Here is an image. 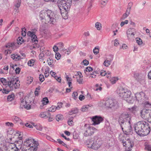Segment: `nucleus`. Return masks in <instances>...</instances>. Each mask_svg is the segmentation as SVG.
<instances>
[{"label": "nucleus", "instance_id": "1", "mask_svg": "<svg viewBox=\"0 0 151 151\" xmlns=\"http://www.w3.org/2000/svg\"><path fill=\"white\" fill-rule=\"evenodd\" d=\"M118 122L125 134L127 135L132 134L131 117L129 114L128 113H122L119 117Z\"/></svg>", "mask_w": 151, "mask_h": 151}, {"label": "nucleus", "instance_id": "2", "mask_svg": "<svg viewBox=\"0 0 151 151\" xmlns=\"http://www.w3.org/2000/svg\"><path fill=\"white\" fill-rule=\"evenodd\" d=\"M134 128L135 132L141 136L147 135L150 131L148 123L143 121L137 123L134 125Z\"/></svg>", "mask_w": 151, "mask_h": 151}, {"label": "nucleus", "instance_id": "3", "mask_svg": "<svg viewBox=\"0 0 151 151\" xmlns=\"http://www.w3.org/2000/svg\"><path fill=\"white\" fill-rule=\"evenodd\" d=\"M40 18L46 24L52 25L55 24L56 19L54 13L50 10H43L40 14Z\"/></svg>", "mask_w": 151, "mask_h": 151}, {"label": "nucleus", "instance_id": "4", "mask_svg": "<svg viewBox=\"0 0 151 151\" xmlns=\"http://www.w3.org/2000/svg\"><path fill=\"white\" fill-rule=\"evenodd\" d=\"M72 0H59L58 1V6L63 18L66 19L68 18L69 11L72 4Z\"/></svg>", "mask_w": 151, "mask_h": 151}, {"label": "nucleus", "instance_id": "5", "mask_svg": "<svg viewBox=\"0 0 151 151\" xmlns=\"http://www.w3.org/2000/svg\"><path fill=\"white\" fill-rule=\"evenodd\" d=\"M119 96L129 104H132L134 101V99L131 96V93L129 91L121 88L117 91Z\"/></svg>", "mask_w": 151, "mask_h": 151}, {"label": "nucleus", "instance_id": "6", "mask_svg": "<svg viewBox=\"0 0 151 151\" xmlns=\"http://www.w3.org/2000/svg\"><path fill=\"white\" fill-rule=\"evenodd\" d=\"M1 81L4 85H7L11 89H13L14 87L16 89L19 87L20 82L17 78L12 77L9 79V81H7L4 78H1Z\"/></svg>", "mask_w": 151, "mask_h": 151}, {"label": "nucleus", "instance_id": "7", "mask_svg": "<svg viewBox=\"0 0 151 151\" xmlns=\"http://www.w3.org/2000/svg\"><path fill=\"white\" fill-rule=\"evenodd\" d=\"M103 106L106 109H110L115 110L119 108L118 102L115 99H109L106 101L102 102Z\"/></svg>", "mask_w": 151, "mask_h": 151}, {"label": "nucleus", "instance_id": "8", "mask_svg": "<svg viewBox=\"0 0 151 151\" xmlns=\"http://www.w3.org/2000/svg\"><path fill=\"white\" fill-rule=\"evenodd\" d=\"M135 97L136 99V101L138 103H142L146 106L151 105L148 101V98L146 96L144 92H141L136 93L135 94Z\"/></svg>", "mask_w": 151, "mask_h": 151}, {"label": "nucleus", "instance_id": "9", "mask_svg": "<svg viewBox=\"0 0 151 151\" xmlns=\"http://www.w3.org/2000/svg\"><path fill=\"white\" fill-rule=\"evenodd\" d=\"M120 142L123 144L124 147H125L124 151H130L133 145V142L129 138H125L124 136L120 135L119 136Z\"/></svg>", "mask_w": 151, "mask_h": 151}, {"label": "nucleus", "instance_id": "10", "mask_svg": "<svg viewBox=\"0 0 151 151\" xmlns=\"http://www.w3.org/2000/svg\"><path fill=\"white\" fill-rule=\"evenodd\" d=\"M86 142L88 148H91L96 150L100 147L102 144V141L100 139H98L94 141L91 139L87 140Z\"/></svg>", "mask_w": 151, "mask_h": 151}, {"label": "nucleus", "instance_id": "11", "mask_svg": "<svg viewBox=\"0 0 151 151\" xmlns=\"http://www.w3.org/2000/svg\"><path fill=\"white\" fill-rule=\"evenodd\" d=\"M19 134V137H18L19 141H17L16 142V145L13 143H11L10 145L9 146V148H11V150H7V151H20V149L21 148V146L20 145L22 143V137L21 136V134Z\"/></svg>", "mask_w": 151, "mask_h": 151}, {"label": "nucleus", "instance_id": "12", "mask_svg": "<svg viewBox=\"0 0 151 151\" xmlns=\"http://www.w3.org/2000/svg\"><path fill=\"white\" fill-rule=\"evenodd\" d=\"M150 106H146L144 105V108L140 111L141 116L144 119H147L151 115V104Z\"/></svg>", "mask_w": 151, "mask_h": 151}, {"label": "nucleus", "instance_id": "13", "mask_svg": "<svg viewBox=\"0 0 151 151\" xmlns=\"http://www.w3.org/2000/svg\"><path fill=\"white\" fill-rule=\"evenodd\" d=\"M37 144V146L38 143L35 141L34 139L30 137L25 140L24 143L23 145L27 147H31V146H34L35 144L36 145Z\"/></svg>", "mask_w": 151, "mask_h": 151}, {"label": "nucleus", "instance_id": "14", "mask_svg": "<svg viewBox=\"0 0 151 151\" xmlns=\"http://www.w3.org/2000/svg\"><path fill=\"white\" fill-rule=\"evenodd\" d=\"M136 33L135 29L134 28H129L127 31V35L128 39L129 40H132L134 38V35Z\"/></svg>", "mask_w": 151, "mask_h": 151}, {"label": "nucleus", "instance_id": "15", "mask_svg": "<svg viewBox=\"0 0 151 151\" xmlns=\"http://www.w3.org/2000/svg\"><path fill=\"white\" fill-rule=\"evenodd\" d=\"M93 122L92 124L95 125L99 124L104 120L103 118L100 116H95L91 118Z\"/></svg>", "mask_w": 151, "mask_h": 151}, {"label": "nucleus", "instance_id": "16", "mask_svg": "<svg viewBox=\"0 0 151 151\" xmlns=\"http://www.w3.org/2000/svg\"><path fill=\"white\" fill-rule=\"evenodd\" d=\"M34 32H31V31H28L27 32V35L31 37V40L33 43L35 44H37L38 42V40L37 36L34 34Z\"/></svg>", "mask_w": 151, "mask_h": 151}, {"label": "nucleus", "instance_id": "17", "mask_svg": "<svg viewBox=\"0 0 151 151\" xmlns=\"http://www.w3.org/2000/svg\"><path fill=\"white\" fill-rule=\"evenodd\" d=\"M134 76L136 79L138 81H140L144 78L145 75L141 72H136L134 73Z\"/></svg>", "mask_w": 151, "mask_h": 151}, {"label": "nucleus", "instance_id": "18", "mask_svg": "<svg viewBox=\"0 0 151 151\" xmlns=\"http://www.w3.org/2000/svg\"><path fill=\"white\" fill-rule=\"evenodd\" d=\"M22 151H36L37 149V145L35 144L34 146H31L29 148H26L25 147H21Z\"/></svg>", "mask_w": 151, "mask_h": 151}, {"label": "nucleus", "instance_id": "19", "mask_svg": "<svg viewBox=\"0 0 151 151\" xmlns=\"http://www.w3.org/2000/svg\"><path fill=\"white\" fill-rule=\"evenodd\" d=\"M94 133V132L92 131L91 129H90L88 127L85 130L83 135L85 137H88L93 135Z\"/></svg>", "mask_w": 151, "mask_h": 151}, {"label": "nucleus", "instance_id": "20", "mask_svg": "<svg viewBox=\"0 0 151 151\" xmlns=\"http://www.w3.org/2000/svg\"><path fill=\"white\" fill-rule=\"evenodd\" d=\"M49 115H50V113L46 112H42L39 115L40 117L45 118H47Z\"/></svg>", "mask_w": 151, "mask_h": 151}, {"label": "nucleus", "instance_id": "21", "mask_svg": "<svg viewBox=\"0 0 151 151\" xmlns=\"http://www.w3.org/2000/svg\"><path fill=\"white\" fill-rule=\"evenodd\" d=\"M11 57L13 60L16 61H18L23 58H21L20 55L15 54H12L11 55Z\"/></svg>", "mask_w": 151, "mask_h": 151}, {"label": "nucleus", "instance_id": "22", "mask_svg": "<svg viewBox=\"0 0 151 151\" xmlns=\"http://www.w3.org/2000/svg\"><path fill=\"white\" fill-rule=\"evenodd\" d=\"M129 111L132 113L135 114L139 110V108L136 106H134L132 107L129 108Z\"/></svg>", "mask_w": 151, "mask_h": 151}, {"label": "nucleus", "instance_id": "23", "mask_svg": "<svg viewBox=\"0 0 151 151\" xmlns=\"http://www.w3.org/2000/svg\"><path fill=\"white\" fill-rule=\"evenodd\" d=\"M12 120L16 123H17L21 122V120L20 118L17 116H13L12 117Z\"/></svg>", "mask_w": 151, "mask_h": 151}, {"label": "nucleus", "instance_id": "24", "mask_svg": "<svg viewBox=\"0 0 151 151\" xmlns=\"http://www.w3.org/2000/svg\"><path fill=\"white\" fill-rule=\"evenodd\" d=\"M112 60V59L110 60H106L103 63V65L106 67H108L110 65Z\"/></svg>", "mask_w": 151, "mask_h": 151}, {"label": "nucleus", "instance_id": "25", "mask_svg": "<svg viewBox=\"0 0 151 151\" xmlns=\"http://www.w3.org/2000/svg\"><path fill=\"white\" fill-rule=\"evenodd\" d=\"M47 62L50 67H52L53 65V60L52 58H48L47 60Z\"/></svg>", "mask_w": 151, "mask_h": 151}, {"label": "nucleus", "instance_id": "26", "mask_svg": "<svg viewBox=\"0 0 151 151\" xmlns=\"http://www.w3.org/2000/svg\"><path fill=\"white\" fill-rule=\"evenodd\" d=\"M78 109L77 108H74L73 109L69 111V113L70 115H72L73 114H75L78 113Z\"/></svg>", "mask_w": 151, "mask_h": 151}, {"label": "nucleus", "instance_id": "27", "mask_svg": "<svg viewBox=\"0 0 151 151\" xmlns=\"http://www.w3.org/2000/svg\"><path fill=\"white\" fill-rule=\"evenodd\" d=\"M56 46L58 49L62 50L64 46L63 44L61 42H60L56 44Z\"/></svg>", "mask_w": 151, "mask_h": 151}, {"label": "nucleus", "instance_id": "28", "mask_svg": "<svg viewBox=\"0 0 151 151\" xmlns=\"http://www.w3.org/2000/svg\"><path fill=\"white\" fill-rule=\"evenodd\" d=\"M21 3V0H15L14 6L18 8L20 6Z\"/></svg>", "mask_w": 151, "mask_h": 151}, {"label": "nucleus", "instance_id": "29", "mask_svg": "<svg viewBox=\"0 0 151 151\" xmlns=\"http://www.w3.org/2000/svg\"><path fill=\"white\" fill-rule=\"evenodd\" d=\"M15 96L14 94H12L8 96L7 100L9 101H12L14 98Z\"/></svg>", "mask_w": 151, "mask_h": 151}, {"label": "nucleus", "instance_id": "30", "mask_svg": "<svg viewBox=\"0 0 151 151\" xmlns=\"http://www.w3.org/2000/svg\"><path fill=\"white\" fill-rule=\"evenodd\" d=\"M89 107V105L84 106L81 108V110L83 112L87 111H88Z\"/></svg>", "mask_w": 151, "mask_h": 151}, {"label": "nucleus", "instance_id": "31", "mask_svg": "<svg viewBox=\"0 0 151 151\" xmlns=\"http://www.w3.org/2000/svg\"><path fill=\"white\" fill-rule=\"evenodd\" d=\"M42 102L43 105L47 104L49 102L47 98L45 97L43 98Z\"/></svg>", "mask_w": 151, "mask_h": 151}, {"label": "nucleus", "instance_id": "32", "mask_svg": "<svg viewBox=\"0 0 151 151\" xmlns=\"http://www.w3.org/2000/svg\"><path fill=\"white\" fill-rule=\"evenodd\" d=\"M99 48L97 46L95 47L93 50V52L95 55H97L99 52Z\"/></svg>", "mask_w": 151, "mask_h": 151}, {"label": "nucleus", "instance_id": "33", "mask_svg": "<svg viewBox=\"0 0 151 151\" xmlns=\"http://www.w3.org/2000/svg\"><path fill=\"white\" fill-rule=\"evenodd\" d=\"M17 44L19 45L21 44L23 42V40L22 37H19L17 39Z\"/></svg>", "mask_w": 151, "mask_h": 151}, {"label": "nucleus", "instance_id": "34", "mask_svg": "<svg viewBox=\"0 0 151 151\" xmlns=\"http://www.w3.org/2000/svg\"><path fill=\"white\" fill-rule=\"evenodd\" d=\"M101 24L99 22H97L95 24V27L98 30H100L101 28Z\"/></svg>", "mask_w": 151, "mask_h": 151}, {"label": "nucleus", "instance_id": "35", "mask_svg": "<svg viewBox=\"0 0 151 151\" xmlns=\"http://www.w3.org/2000/svg\"><path fill=\"white\" fill-rule=\"evenodd\" d=\"M93 69L91 67H87L85 70H84V72L86 74H87L86 72H90L92 71Z\"/></svg>", "mask_w": 151, "mask_h": 151}, {"label": "nucleus", "instance_id": "36", "mask_svg": "<svg viewBox=\"0 0 151 151\" xmlns=\"http://www.w3.org/2000/svg\"><path fill=\"white\" fill-rule=\"evenodd\" d=\"M136 41L137 43L139 45H141L143 43L142 40L140 38H136Z\"/></svg>", "mask_w": 151, "mask_h": 151}, {"label": "nucleus", "instance_id": "37", "mask_svg": "<svg viewBox=\"0 0 151 151\" xmlns=\"http://www.w3.org/2000/svg\"><path fill=\"white\" fill-rule=\"evenodd\" d=\"M63 118V115L61 114H58L56 116V119L57 121H59V120L62 119Z\"/></svg>", "mask_w": 151, "mask_h": 151}, {"label": "nucleus", "instance_id": "38", "mask_svg": "<svg viewBox=\"0 0 151 151\" xmlns=\"http://www.w3.org/2000/svg\"><path fill=\"white\" fill-rule=\"evenodd\" d=\"M57 109L56 106H52L49 109V111L52 112H54L55 111L56 109Z\"/></svg>", "mask_w": 151, "mask_h": 151}, {"label": "nucleus", "instance_id": "39", "mask_svg": "<svg viewBox=\"0 0 151 151\" xmlns=\"http://www.w3.org/2000/svg\"><path fill=\"white\" fill-rule=\"evenodd\" d=\"M33 126L36 128V129L37 130H39V131H41L42 130V127L41 125L40 124H38L36 125H34L33 124Z\"/></svg>", "mask_w": 151, "mask_h": 151}, {"label": "nucleus", "instance_id": "40", "mask_svg": "<svg viewBox=\"0 0 151 151\" xmlns=\"http://www.w3.org/2000/svg\"><path fill=\"white\" fill-rule=\"evenodd\" d=\"M73 117H71L70 118H69L68 122V124L69 125H73Z\"/></svg>", "mask_w": 151, "mask_h": 151}, {"label": "nucleus", "instance_id": "41", "mask_svg": "<svg viewBox=\"0 0 151 151\" xmlns=\"http://www.w3.org/2000/svg\"><path fill=\"white\" fill-rule=\"evenodd\" d=\"M57 141L60 144L62 145L63 146L65 147H67V145L64 143L63 142V141H62L60 139H57Z\"/></svg>", "mask_w": 151, "mask_h": 151}, {"label": "nucleus", "instance_id": "42", "mask_svg": "<svg viewBox=\"0 0 151 151\" xmlns=\"http://www.w3.org/2000/svg\"><path fill=\"white\" fill-rule=\"evenodd\" d=\"M145 149L147 151H151V145L148 144L145 145Z\"/></svg>", "mask_w": 151, "mask_h": 151}, {"label": "nucleus", "instance_id": "43", "mask_svg": "<svg viewBox=\"0 0 151 151\" xmlns=\"http://www.w3.org/2000/svg\"><path fill=\"white\" fill-rule=\"evenodd\" d=\"M39 80L41 82H43L45 80V78L43 75L42 74H40L39 75Z\"/></svg>", "mask_w": 151, "mask_h": 151}, {"label": "nucleus", "instance_id": "44", "mask_svg": "<svg viewBox=\"0 0 151 151\" xmlns=\"http://www.w3.org/2000/svg\"><path fill=\"white\" fill-rule=\"evenodd\" d=\"M27 78L28 82L27 83L29 84L31 83L33 81V78L31 76H29Z\"/></svg>", "mask_w": 151, "mask_h": 151}, {"label": "nucleus", "instance_id": "45", "mask_svg": "<svg viewBox=\"0 0 151 151\" xmlns=\"http://www.w3.org/2000/svg\"><path fill=\"white\" fill-rule=\"evenodd\" d=\"M15 45V44L14 43H9L7 45H6V47H7L10 48L11 47L12 48Z\"/></svg>", "mask_w": 151, "mask_h": 151}, {"label": "nucleus", "instance_id": "46", "mask_svg": "<svg viewBox=\"0 0 151 151\" xmlns=\"http://www.w3.org/2000/svg\"><path fill=\"white\" fill-rule=\"evenodd\" d=\"M117 79L115 78H112L110 80V81L112 84H114L116 83Z\"/></svg>", "mask_w": 151, "mask_h": 151}, {"label": "nucleus", "instance_id": "47", "mask_svg": "<svg viewBox=\"0 0 151 151\" xmlns=\"http://www.w3.org/2000/svg\"><path fill=\"white\" fill-rule=\"evenodd\" d=\"M63 104L61 102H59L57 104V106L56 107L58 110H59L62 107Z\"/></svg>", "mask_w": 151, "mask_h": 151}, {"label": "nucleus", "instance_id": "48", "mask_svg": "<svg viewBox=\"0 0 151 151\" xmlns=\"http://www.w3.org/2000/svg\"><path fill=\"white\" fill-rule=\"evenodd\" d=\"M79 135L76 132H74L73 133V139H77L78 138Z\"/></svg>", "mask_w": 151, "mask_h": 151}, {"label": "nucleus", "instance_id": "49", "mask_svg": "<svg viewBox=\"0 0 151 151\" xmlns=\"http://www.w3.org/2000/svg\"><path fill=\"white\" fill-rule=\"evenodd\" d=\"M12 90V89H11L10 88V90H9L8 89L6 90L5 89H4L2 91V92L3 93H5V94H8L10 92V91Z\"/></svg>", "mask_w": 151, "mask_h": 151}, {"label": "nucleus", "instance_id": "50", "mask_svg": "<svg viewBox=\"0 0 151 151\" xmlns=\"http://www.w3.org/2000/svg\"><path fill=\"white\" fill-rule=\"evenodd\" d=\"M108 2V0H101V4L104 6H105Z\"/></svg>", "mask_w": 151, "mask_h": 151}, {"label": "nucleus", "instance_id": "51", "mask_svg": "<svg viewBox=\"0 0 151 151\" xmlns=\"http://www.w3.org/2000/svg\"><path fill=\"white\" fill-rule=\"evenodd\" d=\"M128 23V21L127 20H125L124 21L122 22L120 24V25L121 27L123 26L125 24H127Z\"/></svg>", "mask_w": 151, "mask_h": 151}, {"label": "nucleus", "instance_id": "52", "mask_svg": "<svg viewBox=\"0 0 151 151\" xmlns=\"http://www.w3.org/2000/svg\"><path fill=\"white\" fill-rule=\"evenodd\" d=\"M78 93L77 92H74L72 94V96L75 99L77 98Z\"/></svg>", "mask_w": 151, "mask_h": 151}, {"label": "nucleus", "instance_id": "53", "mask_svg": "<svg viewBox=\"0 0 151 151\" xmlns=\"http://www.w3.org/2000/svg\"><path fill=\"white\" fill-rule=\"evenodd\" d=\"M96 72H94L92 73L91 74V75L90 76L89 78H96Z\"/></svg>", "mask_w": 151, "mask_h": 151}, {"label": "nucleus", "instance_id": "54", "mask_svg": "<svg viewBox=\"0 0 151 151\" xmlns=\"http://www.w3.org/2000/svg\"><path fill=\"white\" fill-rule=\"evenodd\" d=\"M54 78L55 79L59 82H61V79L60 77H58L57 76H54Z\"/></svg>", "mask_w": 151, "mask_h": 151}, {"label": "nucleus", "instance_id": "55", "mask_svg": "<svg viewBox=\"0 0 151 151\" xmlns=\"http://www.w3.org/2000/svg\"><path fill=\"white\" fill-rule=\"evenodd\" d=\"M82 63H83V65H87L89 64L88 61L86 59L83 60L82 62Z\"/></svg>", "mask_w": 151, "mask_h": 151}, {"label": "nucleus", "instance_id": "56", "mask_svg": "<svg viewBox=\"0 0 151 151\" xmlns=\"http://www.w3.org/2000/svg\"><path fill=\"white\" fill-rule=\"evenodd\" d=\"M34 60L32 59L28 61V65L29 66H31L32 64H33L34 63Z\"/></svg>", "mask_w": 151, "mask_h": 151}, {"label": "nucleus", "instance_id": "57", "mask_svg": "<svg viewBox=\"0 0 151 151\" xmlns=\"http://www.w3.org/2000/svg\"><path fill=\"white\" fill-rule=\"evenodd\" d=\"M24 29H25V30L24 31V32H23L24 30L23 29H22V30L21 32H22V36L24 37L26 35V29H25L24 28Z\"/></svg>", "mask_w": 151, "mask_h": 151}, {"label": "nucleus", "instance_id": "58", "mask_svg": "<svg viewBox=\"0 0 151 151\" xmlns=\"http://www.w3.org/2000/svg\"><path fill=\"white\" fill-rule=\"evenodd\" d=\"M128 16L129 15H128L127 14H126L125 13L123 15L122 17L121 18V19L122 20H124L127 17H128Z\"/></svg>", "mask_w": 151, "mask_h": 151}, {"label": "nucleus", "instance_id": "59", "mask_svg": "<svg viewBox=\"0 0 151 151\" xmlns=\"http://www.w3.org/2000/svg\"><path fill=\"white\" fill-rule=\"evenodd\" d=\"M49 117H47V118H48V121L49 122H50L52 121H53V118L51 116V114L50 113V115H49Z\"/></svg>", "mask_w": 151, "mask_h": 151}, {"label": "nucleus", "instance_id": "60", "mask_svg": "<svg viewBox=\"0 0 151 151\" xmlns=\"http://www.w3.org/2000/svg\"><path fill=\"white\" fill-rule=\"evenodd\" d=\"M60 55L59 53H56L55 55V58L56 59L58 60L60 59Z\"/></svg>", "mask_w": 151, "mask_h": 151}, {"label": "nucleus", "instance_id": "61", "mask_svg": "<svg viewBox=\"0 0 151 151\" xmlns=\"http://www.w3.org/2000/svg\"><path fill=\"white\" fill-rule=\"evenodd\" d=\"M5 124L6 126H8L12 127L13 126V124L11 122H6Z\"/></svg>", "mask_w": 151, "mask_h": 151}, {"label": "nucleus", "instance_id": "62", "mask_svg": "<svg viewBox=\"0 0 151 151\" xmlns=\"http://www.w3.org/2000/svg\"><path fill=\"white\" fill-rule=\"evenodd\" d=\"M133 5V3L132 2H130L128 3V6L127 8L131 9V7Z\"/></svg>", "mask_w": 151, "mask_h": 151}, {"label": "nucleus", "instance_id": "63", "mask_svg": "<svg viewBox=\"0 0 151 151\" xmlns=\"http://www.w3.org/2000/svg\"><path fill=\"white\" fill-rule=\"evenodd\" d=\"M66 78V80L68 82H68H71L72 80L71 78L69 77L68 76H67Z\"/></svg>", "mask_w": 151, "mask_h": 151}, {"label": "nucleus", "instance_id": "64", "mask_svg": "<svg viewBox=\"0 0 151 151\" xmlns=\"http://www.w3.org/2000/svg\"><path fill=\"white\" fill-rule=\"evenodd\" d=\"M100 74L102 76H104L107 74V73L105 71L102 70Z\"/></svg>", "mask_w": 151, "mask_h": 151}]
</instances>
